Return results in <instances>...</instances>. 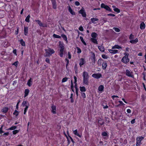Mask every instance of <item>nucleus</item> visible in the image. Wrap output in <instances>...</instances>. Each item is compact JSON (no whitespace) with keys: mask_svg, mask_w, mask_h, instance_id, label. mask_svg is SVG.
<instances>
[{"mask_svg":"<svg viewBox=\"0 0 146 146\" xmlns=\"http://www.w3.org/2000/svg\"><path fill=\"white\" fill-rule=\"evenodd\" d=\"M45 52L44 54L45 57L49 56L52 54H54L55 51L53 49L48 48V49H45Z\"/></svg>","mask_w":146,"mask_h":146,"instance_id":"nucleus-1","label":"nucleus"},{"mask_svg":"<svg viewBox=\"0 0 146 146\" xmlns=\"http://www.w3.org/2000/svg\"><path fill=\"white\" fill-rule=\"evenodd\" d=\"M124 55L125 56L122 58L121 60V61L125 64H127L129 61V60L128 58L129 54L128 52H126L124 53Z\"/></svg>","mask_w":146,"mask_h":146,"instance_id":"nucleus-2","label":"nucleus"},{"mask_svg":"<svg viewBox=\"0 0 146 146\" xmlns=\"http://www.w3.org/2000/svg\"><path fill=\"white\" fill-rule=\"evenodd\" d=\"M144 137L142 136L137 137L136 138V146H140V145L142 144L141 141L143 139Z\"/></svg>","mask_w":146,"mask_h":146,"instance_id":"nucleus-3","label":"nucleus"},{"mask_svg":"<svg viewBox=\"0 0 146 146\" xmlns=\"http://www.w3.org/2000/svg\"><path fill=\"white\" fill-rule=\"evenodd\" d=\"M101 7L102 8H104L106 10L112 12V10L107 5H105L104 3H102L101 5Z\"/></svg>","mask_w":146,"mask_h":146,"instance_id":"nucleus-4","label":"nucleus"},{"mask_svg":"<svg viewBox=\"0 0 146 146\" xmlns=\"http://www.w3.org/2000/svg\"><path fill=\"white\" fill-rule=\"evenodd\" d=\"M58 46L60 48V50H64V44L62 42L59 41L58 42Z\"/></svg>","mask_w":146,"mask_h":146,"instance_id":"nucleus-5","label":"nucleus"},{"mask_svg":"<svg viewBox=\"0 0 146 146\" xmlns=\"http://www.w3.org/2000/svg\"><path fill=\"white\" fill-rule=\"evenodd\" d=\"M79 13L81 14L83 17H86V15L83 7L79 11Z\"/></svg>","mask_w":146,"mask_h":146,"instance_id":"nucleus-6","label":"nucleus"},{"mask_svg":"<svg viewBox=\"0 0 146 146\" xmlns=\"http://www.w3.org/2000/svg\"><path fill=\"white\" fill-rule=\"evenodd\" d=\"M92 77L96 79H99L102 77V75L100 73H94L92 75Z\"/></svg>","mask_w":146,"mask_h":146,"instance_id":"nucleus-7","label":"nucleus"},{"mask_svg":"<svg viewBox=\"0 0 146 146\" xmlns=\"http://www.w3.org/2000/svg\"><path fill=\"white\" fill-rule=\"evenodd\" d=\"M132 72H130L129 70H126L125 74L127 76L133 78L134 77L133 75L132 74Z\"/></svg>","mask_w":146,"mask_h":146,"instance_id":"nucleus-8","label":"nucleus"},{"mask_svg":"<svg viewBox=\"0 0 146 146\" xmlns=\"http://www.w3.org/2000/svg\"><path fill=\"white\" fill-rule=\"evenodd\" d=\"M51 1L53 8L54 9H56L57 8V5L56 0H51Z\"/></svg>","mask_w":146,"mask_h":146,"instance_id":"nucleus-9","label":"nucleus"},{"mask_svg":"<svg viewBox=\"0 0 146 146\" xmlns=\"http://www.w3.org/2000/svg\"><path fill=\"white\" fill-rule=\"evenodd\" d=\"M56 106L53 104H52L51 108L52 109V112L53 114H55L56 113Z\"/></svg>","mask_w":146,"mask_h":146,"instance_id":"nucleus-10","label":"nucleus"},{"mask_svg":"<svg viewBox=\"0 0 146 146\" xmlns=\"http://www.w3.org/2000/svg\"><path fill=\"white\" fill-rule=\"evenodd\" d=\"M82 76L83 77V78H88L89 77L88 73L85 71L83 72Z\"/></svg>","mask_w":146,"mask_h":146,"instance_id":"nucleus-11","label":"nucleus"},{"mask_svg":"<svg viewBox=\"0 0 146 146\" xmlns=\"http://www.w3.org/2000/svg\"><path fill=\"white\" fill-rule=\"evenodd\" d=\"M107 66V62L106 61H104L102 64V69L104 70H106V69Z\"/></svg>","mask_w":146,"mask_h":146,"instance_id":"nucleus-12","label":"nucleus"},{"mask_svg":"<svg viewBox=\"0 0 146 146\" xmlns=\"http://www.w3.org/2000/svg\"><path fill=\"white\" fill-rule=\"evenodd\" d=\"M93 56H92L91 57V60L92 61V62L93 63V64H94L95 63V55L94 53H93Z\"/></svg>","mask_w":146,"mask_h":146,"instance_id":"nucleus-13","label":"nucleus"},{"mask_svg":"<svg viewBox=\"0 0 146 146\" xmlns=\"http://www.w3.org/2000/svg\"><path fill=\"white\" fill-rule=\"evenodd\" d=\"M86 63V61L83 58H81L80 59V62L79 63V65L80 67L82 66L84 64Z\"/></svg>","mask_w":146,"mask_h":146,"instance_id":"nucleus-14","label":"nucleus"},{"mask_svg":"<svg viewBox=\"0 0 146 146\" xmlns=\"http://www.w3.org/2000/svg\"><path fill=\"white\" fill-rule=\"evenodd\" d=\"M83 83L84 84L88 85H89V82H88V78H83Z\"/></svg>","mask_w":146,"mask_h":146,"instance_id":"nucleus-15","label":"nucleus"},{"mask_svg":"<svg viewBox=\"0 0 146 146\" xmlns=\"http://www.w3.org/2000/svg\"><path fill=\"white\" fill-rule=\"evenodd\" d=\"M108 51L110 53L113 54L117 53L118 51L117 50H113L112 49H109Z\"/></svg>","mask_w":146,"mask_h":146,"instance_id":"nucleus-16","label":"nucleus"},{"mask_svg":"<svg viewBox=\"0 0 146 146\" xmlns=\"http://www.w3.org/2000/svg\"><path fill=\"white\" fill-rule=\"evenodd\" d=\"M32 79L31 78H30V79L28 80L27 84L30 87L32 85L33 82L32 81Z\"/></svg>","mask_w":146,"mask_h":146,"instance_id":"nucleus-17","label":"nucleus"},{"mask_svg":"<svg viewBox=\"0 0 146 146\" xmlns=\"http://www.w3.org/2000/svg\"><path fill=\"white\" fill-rule=\"evenodd\" d=\"M35 21L39 25L40 27H45V26L44 25H43L42 23L39 20H36Z\"/></svg>","mask_w":146,"mask_h":146,"instance_id":"nucleus-18","label":"nucleus"},{"mask_svg":"<svg viewBox=\"0 0 146 146\" xmlns=\"http://www.w3.org/2000/svg\"><path fill=\"white\" fill-rule=\"evenodd\" d=\"M29 91H30L28 89H26L25 90L24 92V97H25L28 95Z\"/></svg>","mask_w":146,"mask_h":146,"instance_id":"nucleus-19","label":"nucleus"},{"mask_svg":"<svg viewBox=\"0 0 146 146\" xmlns=\"http://www.w3.org/2000/svg\"><path fill=\"white\" fill-rule=\"evenodd\" d=\"M61 37L63 38L64 40L66 41L67 43H68V40L66 36L64 34H62L61 35Z\"/></svg>","mask_w":146,"mask_h":146,"instance_id":"nucleus-20","label":"nucleus"},{"mask_svg":"<svg viewBox=\"0 0 146 146\" xmlns=\"http://www.w3.org/2000/svg\"><path fill=\"white\" fill-rule=\"evenodd\" d=\"M145 25L144 23L143 22H142L140 25V28L141 29H143L145 28Z\"/></svg>","mask_w":146,"mask_h":146,"instance_id":"nucleus-21","label":"nucleus"},{"mask_svg":"<svg viewBox=\"0 0 146 146\" xmlns=\"http://www.w3.org/2000/svg\"><path fill=\"white\" fill-rule=\"evenodd\" d=\"M138 41V39L136 38L134 40H130L129 42L132 44H136Z\"/></svg>","mask_w":146,"mask_h":146,"instance_id":"nucleus-22","label":"nucleus"},{"mask_svg":"<svg viewBox=\"0 0 146 146\" xmlns=\"http://www.w3.org/2000/svg\"><path fill=\"white\" fill-rule=\"evenodd\" d=\"M98 48L99 50L101 52H104V46L102 45L99 46H98Z\"/></svg>","mask_w":146,"mask_h":146,"instance_id":"nucleus-23","label":"nucleus"},{"mask_svg":"<svg viewBox=\"0 0 146 146\" xmlns=\"http://www.w3.org/2000/svg\"><path fill=\"white\" fill-rule=\"evenodd\" d=\"M68 11L72 15H75V13L73 11L71 7L69 6L68 9Z\"/></svg>","mask_w":146,"mask_h":146,"instance_id":"nucleus-24","label":"nucleus"},{"mask_svg":"<svg viewBox=\"0 0 146 146\" xmlns=\"http://www.w3.org/2000/svg\"><path fill=\"white\" fill-rule=\"evenodd\" d=\"M24 35H27L28 32V27H24Z\"/></svg>","mask_w":146,"mask_h":146,"instance_id":"nucleus-25","label":"nucleus"},{"mask_svg":"<svg viewBox=\"0 0 146 146\" xmlns=\"http://www.w3.org/2000/svg\"><path fill=\"white\" fill-rule=\"evenodd\" d=\"M73 133L74 135H77L79 137H81V135L79 134V133H78L77 129H76L75 130L73 131Z\"/></svg>","mask_w":146,"mask_h":146,"instance_id":"nucleus-26","label":"nucleus"},{"mask_svg":"<svg viewBox=\"0 0 146 146\" xmlns=\"http://www.w3.org/2000/svg\"><path fill=\"white\" fill-rule=\"evenodd\" d=\"M98 123L100 124L101 125H103L104 122L103 121V119L101 118H100L98 120Z\"/></svg>","mask_w":146,"mask_h":146,"instance_id":"nucleus-27","label":"nucleus"},{"mask_svg":"<svg viewBox=\"0 0 146 146\" xmlns=\"http://www.w3.org/2000/svg\"><path fill=\"white\" fill-rule=\"evenodd\" d=\"M8 110V107H5L2 110V111L4 113H6L7 112Z\"/></svg>","mask_w":146,"mask_h":146,"instance_id":"nucleus-28","label":"nucleus"},{"mask_svg":"<svg viewBox=\"0 0 146 146\" xmlns=\"http://www.w3.org/2000/svg\"><path fill=\"white\" fill-rule=\"evenodd\" d=\"M104 87L102 85H101L98 87V90L99 91L102 92L104 90Z\"/></svg>","mask_w":146,"mask_h":146,"instance_id":"nucleus-29","label":"nucleus"},{"mask_svg":"<svg viewBox=\"0 0 146 146\" xmlns=\"http://www.w3.org/2000/svg\"><path fill=\"white\" fill-rule=\"evenodd\" d=\"M79 88L80 91L82 92H84L86 91V89L84 86H80Z\"/></svg>","mask_w":146,"mask_h":146,"instance_id":"nucleus-30","label":"nucleus"},{"mask_svg":"<svg viewBox=\"0 0 146 146\" xmlns=\"http://www.w3.org/2000/svg\"><path fill=\"white\" fill-rule=\"evenodd\" d=\"M121 47L119 45L117 44L115 45L114 46L112 47V49H113L115 48L120 49L121 48Z\"/></svg>","mask_w":146,"mask_h":146,"instance_id":"nucleus-31","label":"nucleus"},{"mask_svg":"<svg viewBox=\"0 0 146 146\" xmlns=\"http://www.w3.org/2000/svg\"><path fill=\"white\" fill-rule=\"evenodd\" d=\"M19 41L22 46H25V42L22 39L20 40Z\"/></svg>","mask_w":146,"mask_h":146,"instance_id":"nucleus-32","label":"nucleus"},{"mask_svg":"<svg viewBox=\"0 0 146 146\" xmlns=\"http://www.w3.org/2000/svg\"><path fill=\"white\" fill-rule=\"evenodd\" d=\"M28 102L26 101H23L22 104V106L23 107L26 106H28Z\"/></svg>","mask_w":146,"mask_h":146,"instance_id":"nucleus-33","label":"nucleus"},{"mask_svg":"<svg viewBox=\"0 0 146 146\" xmlns=\"http://www.w3.org/2000/svg\"><path fill=\"white\" fill-rule=\"evenodd\" d=\"M97 35V34L95 32L92 33L91 35V36L94 38H96Z\"/></svg>","mask_w":146,"mask_h":146,"instance_id":"nucleus-34","label":"nucleus"},{"mask_svg":"<svg viewBox=\"0 0 146 146\" xmlns=\"http://www.w3.org/2000/svg\"><path fill=\"white\" fill-rule=\"evenodd\" d=\"M91 21L92 22V23H95V21H97L99 20L97 18H93L91 19Z\"/></svg>","mask_w":146,"mask_h":146,"instance_id":"nucleus-35","label":"nucleus"},{"mask_svg":"<svg viewBox=\"0 0 146 146\" xmlns=\"http://www.w3.org/2000/svg\"><path fill=\"white\" fill-rule=\"evenodd\" d=\"M29 103H28V106H25V108L24 109V114L25 115L26 114V112L27 111V110L28 109L29 107Z\"/></svg>","mask_w":146,"mask_h":146,"instance_id":"nucleus-36","label":"nucleus"},{"mask_svg":"<svg viewBox=\"0 0 146 146\" xmlns=\"http://www.w3.org/2000/svg\"><path fill=\"white\" fill-rule=\"evenodd\" d=\"M91 41L92 42L96 44H98V41L96 39L94 38H92L91 39Z\"/></svg>","mask_w":146,"mask_h":146,"instance_id":"nucleus-37","label":"nucleus"},{"mask_svg":"<svg viewBox=\"0 0 146 146\" xmlns=\"http://www.w3.org/2000/svg\"><path fill=\"white\" fill-rule=\"evenodd\" d=\"M80 38L81 41L83 43V44L85 46L86 45V42L84 41V40L82 36H80Z\"/></svg>","mask_w":146,"mask_h":146,"instance_id":"nucleus-38","label":"nucleus"},{"mask_svg":"<svg viewBox=\"0 0 146 146\" xmlns=\"http://www.w3.org/2000/svg\"><path fill=\"white\" fill-rule=\"evenodd\" d=\"M67 133L68 135V136L70 138V139L71 141H72V143H73V144H74V143H75V142L73 140V139H72V138L69 135V132H68V131H67Z\"/></svg>","mask_w":146,"mask_h":146,"instance_id":"nucleus-39","label":"nucleus"},{"mask_svg":"<svg viewBox=\"0 0 146 146\" xmlns=\"http://www.w3.org/2000/svg\"><path fill=\"white\" fill-rule=\"evenodd\" d=\"M53 36L54 38H61L60 36L54 34L53 35Z\"/></svg>","mask_w":146,"mask_h":146,"instance_id":"nucleus-40","label":"nucleus"},{"mask_svg":"<svg viewBox=\"0 0 146 146\" xmlns=\"http://www.w3.org/2000/svg\"><path fill=\"white\" fill-rule=\"evenodd\" d=\"M74 69L75 73L77 74L78 73V67L77 66V64H76L74 66Z\"/></svg>","mask_w":146,"mask_h":146,"instance_id":"nucleus-41","label":"nucleus"},{"mask_svg":"<svg viewBox=\"0 0 146 146\" xmlns=\"http://www.w3.org/2000/svg\"><path fill=\"white\" fill-rule=\"evenodd\" d=\"M30 17V15H28L25 19V21L28 23H29L30 22L29 18Z\"/></svg>","mask_w":146,"mask_h":146,"instance_id":"nucleus-42","label":"nucleus"},{"mask_svg":"<svg viewBox=\"0 0 146 146\" xmlns=\"http://www.w3.org/2000/svg\"><path fill=\"white\" fill-rule=\"evenodd\" d=\"M102 61H104V60H103V59H102L101 58L99 59L98 60V64L99 65H102Z\"/></svg>","mask_w":146,"mask_h":146,"instance_id":"nucleus-43","label":"nucleus"},{"mask_svg":"<svg viewBox=\"0 0 146 146\" xmlns=\"http://www.w3.org/2000/svg\"><path fill=\"white\" fill-rule=\"evenodd\" d=\"M102 135L103 136H108V133L105 131L103 132L102 133Z\"/></svg>","mask_w":146,"mask_h":146,"instance_id":"nucleus-44","label":"nucleus"},{"mask_svg":"<svg viewBox=\"0 0 146 146\" xmlns=\"http://www.w3.org/2000/svg\"><path fill=\"white\" fill-rule=\"evenodd\" d=\"M13 114L14 115H15L16 117L19 114V112L17 110H15L14 112L13 113Z\"/></svg>","mask_w":146,"mask_h":146,"instance_id":"nucleus-45","label":"nucleus"},{"mask_svg":"<svg viewBox=\"0 0 146 146\" xmlns=\"http://www.w3.org/2000/svg\"><path fill=\"white\" fill-rule=\"evenodd\" d=\"M113 29L116 32H119L120 31V30L117 27H113Z\"/></svg>","mask_w":146,"mask_h":146,"instance_id":"nucleus-46","label":"nucleus"},{"mask_svg":"<svg viewBox=\"0 0 146 146\" xmlns=\"http://www.w3.org/2000/svg\"><path fill=\"white\" fill-rule=\"evenodd\" d=\"M68 79V78H67V77L64 78H63V79H62V83L65 82L67 81Z\"/></svg>","mask_w":146,"mask_h":146,"instance_id":"nucleus-47","label":"nucleus"},{"mask_svg":"<svg viewBox=\"0 0 146 146\" xmlns=\"http://www.w3.org/2000/svg\"><path fill=\"white\" fill-rule=\"evenodd\" d=\"M17 126H12L11 127L9 128V129H8V130H14L17 128Z\"/></svg>","mask_w":146,"mask_h":146,"instance_id":"nucleus-48","label":"nucleus"},{"mask_svg":"<svg viewBox=\"0 0 146 146\" xmlns=\"http://www.w3.org/2000/svg\"><path fill=\"white\" fill-rule=\"evenodd\" d=\"M64 50H60V56L61 57H62L63 56L64 53L63 52Z\"/></svg>","mask_w":146,"mask_h":146,"instance_id":"nucleus-49","label":"nucleus"},{"mask_svg":"<svg viewBox=\"0 0 146 146\" xmlns=\"http://www.w3.org/2000/svg\"><path fill=\"white\" fill-rule=\"evenodd\" d=\"M113 10L115 11L117 13H119L120 12V10L118 8H116V7L115 9H114Z\"/></svg>","mask_w":146,"mask_h":146,"instance_id":"nucleus-50","label":"nucleus"},{"mask_svg":"<svg viewBox=\"0 0 146 146\" xmlns=\"http://www.w3.org/2000/svg\"><path fill=\"white\" fill-rule=\"evenodd\" d=\"M105 119L106 120V121L107 123H108L110 122V120L109 118L106 117H105Z\"/></svg>","mask_w":146,"mask_h":146,"instance_id":"nucleus-51","label":"nucleus"},{"mask_svg":"<svg viewBox=\"0 0 146 146\" xmlns=\"http://www.w3.org/2000/svg\"><path fill=\"white\" fill-rule=\"evenodd\" d=\"M76 48H77V50H78V51L77 52V53H81L82 52L81 49L79 48L78 47H76Z\"/></svg>","mask_w":146,"mask_h":146,"instance_id":"nucleus-52","label":"nucleus"},{"mask_svg":"<svg viewBox=\"0 0 146 146\" xmlns=\"http://www.w3.org/2000/svg\"><path fill=\"white\" fill-rule=\"evenodd\" d=\"M19 131V130H16L13 131V133L14 135H15L17 133H18Z\"/></svg>","mask_w":146,"mask_h":146,"instance_id":"nucleus-53","label":"nucleus"},{"mask_svg":"<svg viewBox=\"0 0 146 146\" xmlns=\"http://www.w3.org/2000/svg\"><path fill=\"white\" fill-rule=\"evenodd\" d=\"M81 96L83 98H84L86 97L85 94L84 92H81Z\"/></svg>","mask_w":146,"mask_h":146,"instance_id":"nucleus-54","label":"nucleus"},{"mask_svg":"<svg viewBox=\"0 0 146 146\" xmlns=\"http://www.w3.org/2000/svg\"><path fill=\"white\" fill-rule=\"evenodd\" d=\"M18 64H19L18 61H16V62H14L12 64V65H14L16 67H17Z\"/></svg>","mask_w":146,"mask_h":146,"instance_id":"nucleus-55","label":"nucleus"},{"mask_svg":"<svg viewBox=\"0 0 146 146\" xmlns=\"http://www.w3.org/2000/svg\"><path fill=\"white\" fill-rule=\"evenodd\" d=\"M102 57L103 58L105 59H107L108 58V56L105 54H102Z\"/></svg>","mask_w":146,"mask_h":146,"instance_id":"nucleus-56","label":"nucleus"},{"mask_svg":"<svg viewBox=\"0 0 146 146\" xmlns=\"http://www.w3.org/2000/svg\"><path fill=\"white\" fill-rule=\"evenodd\" d=\"M3 126V125H2L1 127L0 128V133L2 134V133H3L4 132L2 131V127Z\"/></svg>","mask_w":146,"mask_h":146,"instance_id":"nucleus-57","label":"nucleus"},{"mask_svg":"<svg viewBox=\"0 0 146 146\" xmlns=\"http://www.w3.org/2000/svg\"><path fill=\"white\" fill-rule=\"evenodd\" d=\"M65 60L66 61V65L67 66H68L69 63V60L66 58L65 59Z\"/></svg>","mask_w":146,"mask_h":146,"instance_id":"nucleus-58","label":"nucleus"},{"mask_svg":"<svg viewBox=\"0 0 146 146\" xmlns=\"http://www.w3.org/2000/svg\"><path fill=\"white\" fill-rule=\"evenodd\" d=\"M68 58L69 59H70L71 58V56L70 52H68Z\"/></svg>","mask_w":146,"mask_h":146,"instance_id":"nucleus-59","label":"nucleus"},{"mask_svg":"<svg viewBox=\"0 0 146 146\" xmlns=\"http://www.w3.org/2000/svg\"><path fill=\"white\" fill-rule=\"evenodd\" d=\"M107 15L109 16L115 17V15L114 14L112 13L108 14Z\"/></svg>","mask_w":146,"mask_h":146,"instance_id":"nucleus-60","label":"nucleus"},{"mask_svg":"<svg viewBox=\"0 0 146 146\" xmlns=\"http://www.w3.org/2000/svg\"><path fill=\"white\" fill-rule=\"evenodd\" d=\"M66 138H67V141H68V145L70 143V141L68 137V136H66Z\"/></svg>","mask_w":146,"mask_h":146,"instance_id":"nucleus-61","label":"nucleus"},{"mask_svg":"<svg viewBox=\"0 0 146 146\" xmlns=\"http://www.w3.org/2000/svg\"><path fill=\"white\" fill-rule=\"evenodd\" d=\"M75 5L77 6H78L80 5V3L78 1H76L75 2Z\"/></svg>","mask_w":146,"mask_h":146,"instance_id":"nucleus-62","label":"nucleus"},{"mask_svg":"<svg viewBox=\"0 0 146 146\" xmlns=\"http://www.w3.org/2000/svg\"><path fill=\"white\" fill-rule=\"evenodd\" d=\"M45 61L48 63L49 64L50 63V60L48 58H46L45 59Z\"/></svg>","mask_w":146,"mask_h":146,"instance_id":"nucleus-63","label":"nucleus"},{"mask_svg":"<svg viewBox=\"0 0 146 146\" xmlns=\"http://www.w3.org/2000/svg\"><path fill=\"white\" fill-rule=\"evenodd\" d=\"M133 38V35H132V34H131L129 37V38L130 39H132Z\"/></svg>","mask_w":146,"mask_h":146,"instance_id":"nucleus-64","label":"nucleus"}]
</instances>
